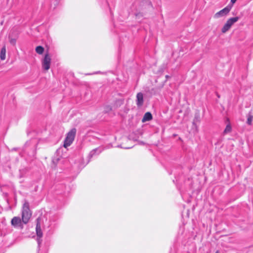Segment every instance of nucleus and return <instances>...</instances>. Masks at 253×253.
I'll return each instance as SVG.
<instances>
[{
  "mask_svg": "<svg viewBox=\"0 0 253 253\" xmlns=\"http://www.w3.org/2000/svg\"><path fill=\"white\" fill-rule=\"evenodd\" d=\"M36 51L39 54H42L44 51V48L42 46H38L36 48Z\"/></svg>",
  "mask_w": 253,
  "mask_h": 253,
  "instance_id": "9b49d317",
  "label": "nucleus"
},
{
  "mask_svg": "<svg viewBox=\"0 0 253 253\" xmlns=\"http://www.w3.org/2000/svg\"><path fill=\"white\" fill-rule=\"evenodd\" d=\"M239 19V17H232L228 19L222 28L221 32L222 33H225L227 32L231 28L232 26L237 22Z\"/></svg>",
  "mask_w": 253,
  "mask_h": 253,
  "instance_id": "7ed1b4c3",
  "label": "nucleus"
},
{
  "mask_svg": "<svg viewBox=\"0 0 253 253\" xmlns=\"http://www.w3.org/2000/svg\"><path fill=\"white\" fill-rule=\"evenodd\" d=\"M253 119V116L252 115H249L247 119V124L249 125H251L252 124V122Z\"/></svg>",
  "mask_w": 253,
  "mask_h": 253,
  "instance_id": "ddd939ff",
  "label": "nucleus"
},
{
  "mask_svg": "<svg viewBox=\"0 0 253 253\" xmlns=\"http://www.w3.org/2000/svg\"><path fill=\"white\" fill-rule=\"evenodd\" d=\"M51 60V57L49 54H45L44 58L42 61V67L44 70L47 71L49 69L50 67Z\"/></svg>",
  "mask_w": 253,
  "mask_h": 253,
  "instance_id": "39448f33",
  "label": "nucleus"
},
{
  "mask_svg": "<svg viewBox=\"0 0 253 253\" xmlns=\"http://www.w3.org/2000/svg\"><path fill=\"white\" fill-rule=\"evenodd\" d=\"M9 42L12 45H15L16 44V40L14 38H9Z\"/></svg>",
  "mask_w": 253,
  "mask_h": 253,
  "instance_id": "2eb2a0df",
  "label": "nucleus"
},
{
  "mask_svg": "<svg viewBox=\"0 0 253 253\" xmlns=\"http://www.w3.org/2000/svg\"><path fill=\"white\" fill-rule=\"evenodd\" d=\"M32 215V213L29 209V205L28 202L26 201L23 206L22 212V220L24 224H27Z\"/></svg>",
  "mask_w": 253,
  "mask_h": 253,
  "instance_id": "f257e3e1",
  "label": "nucleus"
},
{
  "mask_svg": "<svg viewBox=\"0 0 253 253\" xmlns=\"http://www.w3.org/2000/svg\"><path fill=\"white\" fill-rule=\"evenodd\" d=\"M143 104V95L141 92H139L136 95V104L137 106L141 107Z\"/></svg>",
  "mask_w": 253,
  "mask_h": 253,
  "instance_id": "0eeeda50",
  "label": "nucleus"
},
{
  "mask_svg": "<svg viewBox=\"0 0 253 253\" xmlns=\"http://www.w3.org/2000/svg\"><path fill=\"white\" fill-rule=\"evenodd\" d=\"M231 129H232V128H231V126L229 124H228L226 126V128L223 131V133L224 134L228 133L231 132Z\"/></svg>",
  "mask_w": 253,
  "mask_h": 253,
  "instance_id": "f8f14e48",
  "label": "nucleus"
},
{
  "mask_svg": "<svg viewBox=\"0 0 253 253\" xmlns=\"http://www.w3.org/2000/svg\"><path fill=\"white\" fill-rule=\"evenodd\" d=\"M76 133V129L72 128L67 134V136L64 140L63 146L65 148H67L70 146L74 140L75 135Z\"/></svg>",
  "mask_w": 253,
  "mask_h": 253,
  "instance_id": "f03ea898",
  "label": "nucleus"
},
{
  "mask_svg": "<svg viewBox=\"0 0 253 253\" xmlns=\"http://www.w3.org/2000/svg\"><path fill=\"white\" fill-rule=\"evenodd\" d=\"M215 253H219V252L218 251L216 252Z\"/></svg>",
  "mask_w": 253,
  "mask_h": 253,
  "instance_id": "f3484780",
  "label": "nucleus"
},
{
  "mask_svg": "<svg viewBox=\"0 0 253 253\" xmlns=\"http://www.w3.org/2000/svg\"><path fill=\"white\" fill-rule=\"evenodd\" d=\"M152 119V115L150 112H147L146 113L143 118L142 120V122L143 123L145 122L146 121H149Z\"/></svg>",
  "mask_w": 253,
  "mask_h": 253,
  "instance_id": "1a4fd4ad",
  "label": "nucleus"
},
{
  "mask_svg": "<svg viewBox=\"0 0 253 253\" xmlns=\"http://www.w3.org/2000/svg\"><path fill=\"white\" fill-rule=\"evenodd\" d=\"M236 1L237 0H231V2L232 3V4H234L236 2Z\"/></svg>",
  "mask_w": 253,
  "mask_h": 253,
  "instance_id": "dca6fc26",
  "label": "nucleus"
},
{
  "mask_svg": "<svg viewBox=\"0 0 253 253\" xmlns=\"http://www.w3.org/2000/svg\"><path fill=\"white\" fill-rule=\"evenodd\" d=\"M36 222H37V224H36V234H37V237H38L37 241H38V244L39 245L41 243L40 238H42V231L41 229V217H39L36 219Z\"/></svg>",
  "mask_w": 253,
  "mask_h": 253,
  "instance_id": "423d86ee",
  "label": "nucleus"
},
{
  "mask_svg": "<svg viewBox=\"0 0 253 253\" xmlns=\"http://www.w3.org/2000/svg\"><path fill=\"white\" fill-rule=\"evenodd\" d=\"M232 6L227 5L226 7L221 9L219 11L216 12L213 15V18L215 19H219L221 17H225L228 15L231 10Z\"/></svg>",
  "mask_w": 253,
  "mask_h": 253,
  "instance_id": "20e7f679",
  "label": "nucleus"
},
{
  "mask_svg": "<svg viewBox=\"0 0 253 253\" xmlns=\"http://www.w3.org/2000/svg\"><path fill=\"white\" fill-rule=\"evenodd\" d=\"M22 221L19 217L15 216L11 219V223L14 227H17L21 225Z\"/></svg>",
  "mask_w": 253,
  "mask_h": 253,
  "instance_id": "6e6552de",
  "label": "nucleus"
},
{
  "mask_svg": "<svg viewBox=\"0 0 253 253\" xmlns=\"http://www.w3.org/2000/svg\"><path fill=\"white\" fill-rule=\"evenodd\" d=\"M5 54H6V48L5 47H3L0 51V58L1 60H3L5 59Z\"/></svg>",
  "mask_w": 253,
  "mask_h": 253,
  "instance_id": "9d476101",
  "label": "nucleus"
},
{
  "mask_svg": "<svg viewBox=\"0 0 253 253\" xmlns=\"http://www.w3.org/2000/svg\"><path fill=\"white\" fill-rule=\"evenodd\" d=\"M112 110V108L110 105H106L104 108V111L106 112H108Z\"/></svg>",
  "mask_w": 253,
  "mask_h": 253,
  "instance_id": "4468645a",
  "label": "nucleus"
}]
</instances>
